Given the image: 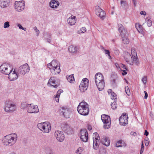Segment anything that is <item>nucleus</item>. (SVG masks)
Here are the masks:
<instances>
[{
  "label": "nucleus",
  "mask_w": 154,
  "mask_h": 154,
  "mask_svg": "<svg viewBox=\"0 0 154 154\" xmlns=\"http://www.w3.org/2000/svg\"><path fill=\"white\" fill-rule=\"evenodd\" d=\"M17 139V134L14 133L4 136L2 140V142L5 146H11L16 143Z\"/></svg>",
  "instance_id": "f257e3e1"
},
{
  "label": "nucleus",
  "mask_w": 154,
  "mask_h": 154,
  "mask_svg": "<svg viewBox=\"0 0 154 154\" xmlns=\"http://www.w3.org/2000/svg\"><path fill=\"white\" fill-rule=\"evenodd\" d=\"M21 107L23 110H26L28 112L30 113H36L39 111L38 106L32 103L29 104L26 103H23L21 104Z\"/></svg>",
  "instance_id": "f03ea898"
},
{
  "label": "nucleus",
  "mask_w": 154,
  "mask_h": 154,
  "mask_svg": "<svg viewBox=\"0 0 154 154\" xmlns=\"http://www.w3.org/2000/svg\"><path fill=\"white\" fill-rule=\"evenodd\" d=\"M47 66L51 70L53 75L58 74L60 72V64L56 60H53L50 63L48 64Z\"/></svg>",
  "instance_id": "7ed1b4c3"
},
{
  "label": "nucleus",
  "mask_w": 154,
  "mask_h": 154,
  "mask_svg": "<svg viewBox=\"0 0 154 154\" xmlns=\"http://www.w3.org/2000/svg\"><path fill=\"white\" fill-rule=\"evenodd\" d=\"M77 110L78 112L82 115H87L89 112L88 105L85 102H81L78 106Z\"/></svg>",
  "instance_id": "20e7f679"
},
{
  "label": "nucleus",
  "mask_w": 154,
  "mask_h": 154,
  "mask_svg": "<svg viewBox=\"0 0 154 154\" xmlns=\"http://www.w3.org/2000/svg\"><path fill=\"white\" fill-rule=\"evenodd\" d=\"M4 109L5 112L8 113H12L16 110L17 106L13 102L8 100L5 101Z\"/></svg>",
  "instance_id": "39448f33"
},
{
  "label": "nucleus",
  "mask_w": 154,
  "mask_h": 154,
  "mask_svg": "<svg viewBox=\"0 0 154 154\" xmlns=\"http://www.w3.org/2000/svg\"><path fill=\"white\" fill-rule=\"evenodd\" d=\"M12 68L9 63H4L0 66V72L3 74L7 75L11 71Z\"/></svg>",
  "instance_id": "423d86ee"
},
{
  "label": "nucleus",
  "mask_w": 154,
  "mask_h": 154,
  "mask_svg": "<svg viewBox=\"0 0 154 154\" xmlns=\"http://www.w3.org/2000/svg\"><path fill=\"white\" fill-rule=\"evenodd\" d=\"M101 119L104 124V128L105 129L109 128L111 125V120L109 116L105 114L102 115L101 116Z\"/></svg>",
  "instance_id": "0eeeda50"
},
{
  "label": "nucleus",
  "mask_w": 154,
  "mask_h": 154,
  "mask_svg": "<svg viewBox=\"0 0 154 154\" xmlns=\"http://www.w3.org/2000/svg\"><path fill=\"white\" fill-rule=\"evenodd\" d=\"M93 148L97 150L99 147L100 142V138L97 133H94L93 134Z\"/></svg>",
  "instance_id": "6e6552de"
},
{
  "label": "nucleus",
  "mask_w": 154,
  "mask_h": 154,
  "mask_svg": "<svg viewBox=\"0 0 154 154\" xmlns=\"http://www.w3.org/2000/svg\"><path fill=\"white\" fill-rule=\"evenodd\" d=\"M30 67L28 64L26 63L19 67L18 72L23 75H24L28 73Z\"/></svg>",
  "instance_id": "1a4fd4ad"
},
{
  "label": "nucleus",
  "mask_w": 154,
  "mask_h": 154,
  "mask_svg": "<svg viewBox=\"0 0 154 154\" xmlns=\"http://www.w3.org/2000/svg\"><path fill=\"white\" fill-rule=\"evenodd\" d=\"M25 2L23 0L15 2V8L16 11L21 12L23 11L25 8Z\"/></svg>",
  "instance_id": "9d476101"
},
{
  "label": "nucleus",
  "mask_w": 154,
  "mask_h": 154,
  "mask_svg": "<svg viewBox=\"0 0 154 154\" xmlns=\"http://www.w3.org/2000/svg\"><path fill=\"white\" fill-rule=\"evenodd\" d=\"M54 136L57 140L60 142H62L64 140V135L62 131L58 130L55 131L54 133Z\"/></svg>",
  "instance_id": "9b49d317"
},
{
  "label": "nucleus",
  "mask_w": 154,
  "mask_h": 154,
  "mask_svg": "<svg viewBox=\"0 0 154 154\" xmlns=\"http://www.w3.org/2000/svg\"><path fill=\"white\" fill-rule=\"evenodd\" d=\"M80 138L81 140L84 142H87L88 139V134L85 129H82L80 132Z\"/></svg>",
  "instance_id": "f8f14e48"
},
{
  "label": "nucleus",
  "mask_w": 154,
  "mask_h": 154,
  "mask_svg": "<svg viewBox=\"0 0 154 154\" xmlns=\"http://www.w3.org/2000/svg\"><path fill=\"white\" fill-rule=\"evenodd\" d=\"M8 78L11 81H13L16 80L18 78V74L17 73L15 69L13 71V68L11 69V71L9 73Z\"/></svg>",
  "instance_id": "ddd939ff"
},
{
  "label": "nucleus",
  "mask_w": 154,
  "mask_h": 154,
  "mask_svg": "<svg viewBox=\"0 0 154 154\" xmlns=\"http://www.w3.org/2000/svg\"><path fill=\"white\" fill-rule=\"evenodd\" d=\"M120 124L121 125H125L128 124V117L126 113L123 114L119 119Z\"/></svg>",
  "instance_id": "4468645a"
},
{
  "label": "nucleus",
  "mask_w": 154,
  "mask_h": 154,
  "mask_svg": "<svg viewBox=\"0 0 154 154\" xmlns=\"http://www.w3.org/2000/svg\"><path fill=\"white\" fill-rule=\"evenodd\" d=\"M95 11L96 14L101 18L103 19L106 15V13L98 6L95 7Z\"/></svg>",
  "instance_id": "2eb2a0df"
},
{
  "label": "nucleus",
  "mask_w": 154,
  "mask_h": 154,
  "mask_svg": "<svg viewBox=\"0 0 154 154\" xmlns=\"http://www.w3.org/2000/svg\"><path fill=\"white\" fill-rule=\"evenodd\" d=\"M131 56L133 58V60L136 65L138 66L139 64L140 63L137 59L136 51L134 48H131Z\"/></svg>",
  "instance_id": "dca6fc26"
},
{
  "label": "nucleus",
  "mask_w": 154,
  "mask_h": 154,
  "mask_svg": "<svg viewBox=\"0 0 154 154\" xmlns=\"http://www.w3.org/2000/svg\"><path fill=\"white\" fill-rule=\"evenodd\" d=\"M61 113L66 118H69L71 112V110L67 107H62L61 109Z\"/></svg>",
  "instance_id": "f3484780"
},
{
  "label": "nucleus",
  "mask_w": 154,
  "mask_h": 154,
  "mask_svg": "<svg viewBox=\"0 0 154 154\" xmlns=\"http://www.w3.org/2000/svg\"><path fill=\"white\" fill-rule=\"evenodd\" d=\"M118 30L122 37H123L126 35L127 32L123 26L121 24H118Z\"/></svg>",
  "instance_id": "a211bd4d"
},
{
  "label": "nucleus",
  "mask_w": 154,
  "mask_h": 154,
  "mask_svg": "<svg viewBox=\"0 0 154 154\" xmlns=\"http://www.w3.org/2000/svg\"><path fill=\"white\" fill-rule=\"evenodd\" d=\"M96 85L100 91L103 90L105 86L104 80L95 81Z\"/></svg>",
  "instance_id": "6ab92c4d"
},
{
  "label": "nucleus",
  "mask_w": 154,
  "mask_h": 154,
  "mask_svg": "<svg viewBox=\"0 0 154 154\" xmlns=\"http://www.w3.org/2000/svg\"><path fill=\"white\" fill-rule=\"evenodd\" d=\"M125 59L126 62L131 65H133L134 63V62L133 60L132 56L128 53H127L126 54L125 56Z\"/></svg>",
  "instance_id": "aec40b11"
},
{
  "label": "nucleus",
  "mask_w": 154,
  "mask_h": 154,
  "mask_svg": "<svg viewBox=\"0 0 154 154\" xmlns=\"http://www.w3.org/2000/svg\"><path fill=\"white\" fill-rule=\"evenodd\" d=\"M48 84H49L51 86H52L55 88H57L59 85V84L58 83H56L55 77H54L50 78L48 80Z\"/></svg>",
  "instance_id": "412c9836"
},
{
  "label": "nucleus",
  "mask_w": 154,
  "mask_h": 154,
  "mask_svg": "<svg viewBox=\"0 0 154 154\" xmlns=\"http://www.w3.org/2000/svg\"><path fill=\"white\" fill-rule=\"evenodd\" d=\"M60 3L56 0H51L49 3L50 7L53 8H56L59 6Z\"/></svg>",
  "instance_id": "4be33fe9"
},
{
  "label": "nucleus",
  "mask_w": 154,
  "mask_h": 154,
  "mask_svg": "<svg viewBox=\"0 0 154 154\" xmlns=\"http://www.w3.org/2000/svg\"><path fill=\"white\" fill-rule=\"evenodd\" d=\"M102 143L107 146L109 145L110 143V141L109 138L106 137H103L102 138L101 141Z\"/></svg>",
  "instance_id": "5701e85b"
},
{
  "label": "nucleus",
  "mask_w": 154,
  "mask_h": 154,
  "mask_svg": "<svg viewBox=\"0 0 154 154\" xmlns=\"http://www.w3.org/2000/svg\"><path fill=\"white\" fill-rule=\"evenodd\" d=\"M51 125L48 122H46L43 132L49 133L51 131Z\"/></svg>",
  "instance_id": "b1692460"
},
{
  "label": "nucleus",
  "mask_w": 154,
  "mask_h": 154,
  "mask_svg": "<svg viewBox=\"0 0 154 154\" xmlns=\"http://www.w3.org/2000/svg\"><path fill=\"white\" fill-rule=\"evenodd\" d=\"M76 17L72 15L68 19L67 21L68 23L72 26L75 24L76 23Z\"/></svg>",
  "instance_id": "393cba45"
},
{
  "label": "nucleus",
  "mask_w": 154,
  "mask_h": 154,
  "mask_svg": "<svg viewBox=\"0 0 154 154\" xmlns=\"http://www.w3.org/2000/svg\"><path fill=\"white\" fill-rule=\"evenodd\" d=\"M95 81L104 80L103 75L100 73H97L94 76Z\"/></svg>",
  "instance_id": "a878e982"
},
{
  "label": "nucleus",
  "mask_w": 154,
  "mask_h": 154,
  "mask_svg": "<svg viewBox=\"0 0 154 154\" xmlns=\"http://www.w3.org/2000/svg\"><path fill=\"white\" fill-rule=\"evenodd\" d=\"M61 128L63 131L67 132L70 131L71 130V128H70L69 125L65 123L62 124Z\"/></svg>",
  "instance_id": "bb28decb"
},
{
  "label": "nucleus",
  "mask_w": 154,
  "mask_h": 154,
  "mask_svg": "<svg viewBox=\"0 0 154 154\" xmlns=\"http://www.w3.org/2000/svg\"><path fill=\"white\" fill-rule=\"evenodd\" d=\"M78 49V48L76 46H74L73 45H71L69 47V50L70 52L74 53L77 52Z\"/></svg>",
  "instance_id": "cd10ccee"
},
{
  "label": "nucleus",
  "mask_w": 154,
  "mask_h": 154,
  "mask_svg": "<svg viewBox=\"0 0 154 154\" xmlns=\"http://www.w3.org/2000/svg\"><path fill=\"white\" fill-rule=\"evenodd\" d=\"M126 146V144L125 142L122 140H119L117 142L116 147H125Z\"/></svg>",
  "instance_id": "c85d7f7f"
},
{
  "label": "nucleus",
  "mask_w": 154,
  "mask_h": 154,
  "mask_svg": "<svg viewBox=\"0 0 154 154\" xmlns=\"http://www.w3.org/2000/svg\"><path fill=\"white\" fill-rule=\"evenodd\" d=\"M88 82L89 80L87 78H84L80 84V85H82L83 86L87 87L88 88Z\"/></svg>",
  "instance_id": "c756f323"
},
{
  "label": "nucleus",
  "mask_w": 154,
  "mask_h": 154,
  "mask_svg": "<svg viewBox=\"0 0 154 154\" xmlns=\"http://www.w3.org/2000/svg\"><path fill=\"white\" fill-rule=\"evenodd\" d=\"M66 78L68 82L71 83H74L75 82L74 78L73 75H67Z\"/></svg>",
  "instance_id": "7c9ffc66"
},
{
  "label": "nucleus",
  "mask_w": 154,
  "mask_h": 154,
  "mask_svg": "<svg viewBox=\"0 0 154 154\" xmlns=\"http://www.w3.org/2000/svg\"><path fill=\"white\" fill-rule=\"evenodd\" d=\"M46 122L38 123L37 125L38 128L42 131L43 132L45 126Z\"/></svg>",
  "instance_id": "2f4dec72"
},
{
  "label": "nucleus",
  "mask_w": 154,
  "mask_h": 154,
  "mask_svg": "<svg viewBox=\"0 0 154 154\" xmlns=\"http://www.w3.org/2000/svg\"><path fill=\"white\" fill-rule=\"evenodd\" d=\"M63 91L62 90H59L57 92V94L54 97V100L57 102H59V97L60 94Z\"/></svg>",
  "instance_id": "473e14b6"
},
{
  "label": "nucleus",
  "mask_w": 154,
  "mask_h": 154,
  "mask_svg": "<svg viewBox=\"0 0 154 154\" xmlns=\"http://www.w3.org/2000/svg\"><path fill=\"white\" fill-rule=\"evenodd\" d=\"M135 26L138 32L141 33L143 32V28L141 25L139 23H136L135 24Z\"/></svg>",
  "instance_id": "72a5a7b5"
},
{
  "label": "nucleus",
  "mask_w": 154,
  "mask_h": 154,
  "mask_svg": "<svg viewBox=\"0 0 154 154\" xmlns=\"http://www.w3.org/2000/svg\"><path fill=\"white\" fill-rule=\"evenodd\" d=\"M108 92L109 94L110 93L111 96H112L111 99H112L115 100L116 98V95L114 92L112 91V90L111 89H109L108 90Z\"/></svg>",
  "instance_id": "f704fd0d"
},
{
  "label": "nucleus",
  "mask_w": 154,
  "mask_h": 154,
  "mask_svg": "<svg viewBox=\"0 0 154 154\" xmlns=\"http://www.w3.org/2000/svg\"><path fill=\"white\" fill-rule=\"evenodd\" d=\"M8 5V3L6 2L2 1H1L0 6L2 8H6Z\"/></svg>",
  "instance_id": "c9c22d12"
},
{
  "label": "nucleus",
  "mask_w": 154,
  "mask_h": 154,
  "mask_svg": "<svg viewBox=\"0 0 154 154\" xmlns=\"http://www.w3.org/2000/svg\"><path fill=\"white\" fill-rule=\"evenodd\" d=\"M122 38V41L124 44H127L129 42V40L128 39L126 38L125 36Z\"/></svg>",
  "instance_id": "e433bc0d"
},
{
  "label": "nucleus",
  "mask_w": 154,
  "mask_h": 154,
  "mask_svg": "<svg viewBox=\"0 0 154 154\" xmlns=\"http://www.w3.org/2000/svg\"><path fill=\"white\" fill-rule=\"evenodd\" d=\"M88 88L87 87L83 86L82 85H79V88L80 91L82 92L85 91Z\"/></svg>",
  "instance_id": "4c0bfd02"
},
{
  "label": "nucleus",
  "mask_w": 154,
  "mask_h": 154,
  "mask_svg": "<svg viewBox=\"0 0 154 154\" xmlns=\"http://www.w3.org/2000/svg\"><path fill=\"white\" fill-rule=\"evenodd\" d=\"M125 91L126 94L128 96H129L131 95V93L130 91V89L128 88V87L127 86L125 87Z\"/></svg>",
  "instance_id": "58836bf2"
},
{
  "label": "nucleus",
  "mask_w": 154,
  "mask_h": 154,
  "mask_svg": "<svg viewBox=\"0 0 154 154\" xmlns=\"http://www.w3.org/2000/svg\"><path fill=\"white\" fill-rule=\"evenodd\" d=\"M83 151V148L81 147H79L76 151L75 153L76 154H81Z\"/></svg>",
  "instance_id": "ea45409f"
},
{
  "label": "nucleus",
  "mask_w": 154,
  "mask_h": 154,
  "mask_svg": "<svg viewBox=\"0 0 154 154\" xmlns=\"http://www.w3.org/2000/svg\"><path fill=\"white\" fill-rule=\"evenodd\" d=\"M121 5L122 7H125L127 5V4L125 1L121 0Z\"/></svg>",
  "instance_id": "a19ab883"
},
{
  "label": "nucleus",
  "mask_w": 154,
  "mask_h": 154,
  "mask_svg": "<svg viewBox=\"0 0 154 154\" xmlns=\"http://www.w3.org/2000/svg\"><path fill=\"white\" fill-rule=\"evenodd\" d=\"M112 108L113 109H115L117 108L116 103L115 102H114L111 104Z\"/></svg>",
  "instance_id": "79ce46f5"
},
{
  "label": "nucleus",
  "mask_w": 154,
  "mask_h": 154,
  "mask_svg": "<svg viewBox=\"0 0 154 154\" xmlns=\"http://www.w3.org/2000/svg\"><path fill=\"white\" fill-rule=\"evenodd\" d=\"M10 26L9 22L8 21H7L4 23V28H8Z\"/></svg>",
  "instance_id": "37998d69"
},
{
  "label": "nucleus",
  "mask_w": 154,
  "mask_h": 154,
  "mask_svg": "<svg viewBox=\"0 0 154 154\" xmlns=\"http://www.w3.org/2000/svg\"><path fill=\"white\" fill-rule=\"evenodd\" d=\"M147 25L149 27H150L152 26V22L151 21L148 19V18H147Z\"/></svg>",
  "instance_id": "c03bdc74"
},
{
  "label": "nucleus",
  "mask_w": 154,
  "mask_h": 154,
  "mask_svg": "<svg viewBox=\"0 0 154 154\" xmlns=\"http://www.w3.org/2000/svg\"><path fill=\"white\" fill-rule=\"evenodd\" d=\"M33 29L36 32V34H37V35L38 36L39 33V31L38 30L36 26H35L33 28Z\"/></svg>",
  "instance_id": "a18cd8bd"
},
{
  "label": "nucleus",
  "mask_w": 154,
  "mask_h": 154,
  "mask_svg": "<svg viewBox=\"0 0 154 154\" xmlns=\"http://www.w3.org/2000/svg\"><path fill=\"white\" fill-rule=\"evenodd\" d=\"M142 81L143 82L144 84H145L147 82V77L146 76H144L143 77V78L142 79Z\"/></svg>",
  "instance_id": "49530a36"
},
{
  "label": "nucleus",
  "mask_w": 154,
  "mask_h": 154,
  "mask_svg": "<svg viewBox=\"0 0 154 154\" xmlns=\"http://www.w3.org/2000/svg\"><path fill=\"white\" fill-rule=\"evenodd\" d=\"M17 26L19 27V28L20 29H22V30H23L25 31H26V28L23 27L21 24H17Z\"/></svg>",
  "instance_id": "de8ad7c7"
},
{
  "label": "nucleus",
  "mask_w": 154,
  "mask_h": 154,
  "mask_svg": "<svg viewBox=\"0 0 154 154\" xmlns=\"http://www.w3.org/2000/svg\"><path fill=\"white\" fill-rule=\"evenodd\" d=\"M80 31L81 32V33H83L85 32L86 31V29L85 27H82L80 29Z\"/></svg>",
  "instance_id": "09e8293b"
},
{
  "label": "nucleus",
  "mask_w": 154,
  "mask_h": 154,
  "mask_svg": "<svg viewBox=\"0 0 154 154\" xmlns=\"http://www.w3.org/2000/svg\"><path fill=\"white\" fill-rule=\"evenodd\" d=\"M115 65L118 70H119L120 69V64L119 65L118 63H115Z\"/></svg>",
  "instance_id": "8fccbe9b"
},
{
  "label": "nucleus",
  "mask_w": 154,
  "mask_h": 154,
  "mask_svg": "<svg viewBox=\"0 0 154 154\" xmlns=\"http://www.w3.org/2000/svg\"><path fill=\"white\" fill-rule=\"evenodd\" d=\"M126 70H122L123 72L122 73V74L123 75H126L127 73V69H125Z\"/></svg>",
  "instance_id": "3c124183"
},
{
  "label": "nucleus",
  "mask_w": 154,
  "mask_h": 154,
  "mask_svg": "<svg viewBox=\"0 0 154 154\" xmlns=\"http://www.w3.org/2000/svg\"><path fill=\"white\" fill-rule=\"evenodd\" d=\"M104 51H105V54H108V55L110 57V55H109L110 52H109V51L108 50H106V49H105L104 50Z\"/></svg>",
  "instance_id": "603ef678"
},
{
  "label": "nucleus",
  "mask_w": 154,
  "mask_h": 154,
  "mask_svg": "<svg viewBox=\"0 0 154 154\" xmlns=\"http://www.w3.org/2000/svg\"><path fill=\"white\" fill-rule=\"evenodd\" d=\"M114 53L116 55H118L119 54V51L116 49L114 50Z\"/></svg>",
  "instance_id": "864d4df0"
},
{
  "label": "nucleus",
  "mask_w": 154,
  "mask_h": 154,
  "mask_svg": "<svg viewBox=\"0 0 154 154\" xmlns=\"http://www.w3.org/2000/svg\"><path fill=\"white\" fill-rule=\"evenodd\" d=\"M140 14L142 15H146V13L145 11H141L140 12Z\"/></svg>",
  "instance_id": "5fc2aeb1"
},
{
  "label": "nucleus",
  "mask_w": 154,
  "mask_h": 154,
  "mask_svg": "<svg viewBox=\"0 0 154 154\" xmlns=\"http://www.w3.org/2000/svg\"><path fill=\"white\" fill-rule=\"evenodd\" d=\"M144 93H145V96H144V98L145 99H146L148 97V94L147 93L146 91H144Z\"/></svg>",
  "instance_id": "6e6d98bb"
},
{
  "label": "nucleus",
  "mask_w": 154,
  "mask_h": 154,
  "mask_svg": "<svg viewBox=\"0 0 154 154\" xmlns=\"http://www.w3.org/2000/svg\"><path fill=\"white\" fill-rule=\"evenodd\" d=\"M121 67L123 68L124 69H126V68L125 66V65H124V64H120V68Z\"/></svg>",
  "instance_id": "4d7b16f0"
},
{
  "label": "nucleus",
  "mask_w": 154,
  "mask_h": 154,
  "mask_svg": "<svg viewBox=\"0 0 154 154\" xmlns=\"http://www.w3.org/2000/svg\"><path fill=\"white\" fill-rule=\"evenodd\" d=\"M144 146H143V142L142 143V144H141V149H140V150H142V151H144Z\"/></svg>",
  "instance_id": "13d9d810"
},
{
  "label": "nucleus",
  "mask_w": 154,
  "mask_h": 154,
  "mask_svg": "<svg viewBox=\"0 0 154 154\" xmlns=\"http://www.w3.org/2000/svg\"><path fill=\"white\" fill-rule=\"evenodd\" d=\"M148 134H149L148 132L147 131V130H145V131L144 135L146 136H147L148 135Z\"/></svg>",
  "instance_id": "bf43d9fd"
},
{
  "label": "nucleus",
  "mask_w": 154,
  "mask_h": 154,
  "mask_svg": "<svg viewBox=\"0 0 154 154\" xmlns=\"http://www.w3.org/2000/svg\"><path fill=\"white\" fill-rule=\"evenodd\" d=\"M88 129L89 130V131H90L92 129V127L90 125H88Z\"/></svg>",
  "instance_id": "052dcab7"
},
{
  "label": "nucleus",
  "mask_w": 154,
  "mask_h": 154,
  "mask_svg": "<svg viewBox=\"0 0 154 154\" xmlns=\"http://www.w3.org/2000/svg\"><path fill=\"white\" fill-rule=\"evenodd\" d=\"M133 2L134 3V6H136V0H132Z\"/></svg>",
  "instance_id": "680f3d73"
},
{
  "label": "nucleus",
  "mask_w": 154,
  "mask_h": 154,
  "mask_svg": "<svg viewBox=\"0 0 154 154\" xmlns=\"http://www.w3.org/2000/svg\"><path fill=\"white\" fill-rule=\"evenodd\" d=\"M136 133L135 132H131V135L135 136V135H136Z\"/></svg>",
  "instance_id": "e2e57ef3"
},
{
  "label": "nucleus",
  "mask_w": 154,
  "mask_h": 154,
  "mask_svg": "<svg viewBox=\"0 0 154 154\" xmlns=\"http://www.w3.org/2000/svg\"><path fill=\"white\" fill-rule=\"evenodd\" d=\"M1 1L6 2L8 3L10 2V0H1Z\"/></svg>",
  "instance_id": "0e129e2a"
},
{
  "label": "nucleus",
  "mask_w": 154,
  "mask_h": 154,
  "mask_svg": "<svg viewBox=\"0 0 154 154\" xmlns=\"http://www.w3.org/2000/svg\"><path fill=\"white\" fill-rule=\"evenodd\" d=\"M149 144V142L148 141L147 142H146L145 143V145L146 146H147Z\"/></svg>",
  "instance_id": "69168bd1"
},
{
  "label": "nucleus",
  "mask_w": 154,
  "mask_h": 154,
  "mask_svg": "<svg viewBox=\"0 0 154 154\" xmlns=\"http://www.w3.org/2000/svg\"><path fill=\"white\" fill-rule=\"evenodd\" d=\"M143 151L140 150V154H142V153H143Z\"/></svg>",
  "instance_id": "338daca9"
},
{
  "label": "nucleus",
  "mask_w": 154,
  "mask_h": 154,
  "mask_svg": "<svg viewBox=\"0 0 154 154\" xmlns=\"http://www.w3.org/2000/svg\"><path fill=\"white\" fill-rule=\"evenodd\" d=\"M46 154H53L50 152H49L48 153H47Z\"/></svg>",
  "instance_id": "774afa93"
}]
</instances>
